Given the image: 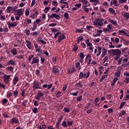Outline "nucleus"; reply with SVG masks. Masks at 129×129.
Listing matches in <instances>:
<instances>
[{"label":"nucleus","mask_w":129,"mask_h":129,"mask_svg":"<svg viewBox=\"0 0 129 129\" xmlns=\"http://www.w3.org/2000/svg\"><path fill=\"white\" fill-rule=\"evenodd\" d=\"M66 38V36H65L64 34L60 32L58 36V43H60L62 40H64Z\"/></svg>","instance_id":"2"},{"label":"nucleus","mask_w":129,"mask_h":129,"mask_svg":"<svg viewBox=\"0 0 129 129\" xmlns=\"http://www.w3.org/2000/svg\"><path fill=\"white\" fill-rule=\"evenodd\" d=\"M17 7H12V11L13 12V13H15L17 11Z\"/></svg>","instance_id":"33"},{"label":"nucleus","mask_w":129,"mask_h":129,"mask_svg":"<svg viewBox=\"0 0 129 129\" xmlns=\"http://www.w3.org/2000/svg\"><path fill=\"white\" fill-rule=\"evenodd\" d=\"M83 36H79L78 39H77V43L79 44L80 42L83 40Z\"/></svg>","instance_id":"30"},{"label":"nucleus","mask_w":129,"mask_h":129,"mask_svg":"<svg viewBox=\"0 0 129 129\" xmlns=\"http://www.w3.org/2000/svg\"><path fill=\"white\" fill-rule=\"evenodd\" d=\"M79 2L83 3V5H88L89 3L88 0H79Z\"/></svg>","instance_id":"26"},{"label":"nucleus","mask_w":129,"mask_h":129,"mask_svg":"<svg viewBox=\"0 0 129 129\" xmlns=\"http://www.w3.org/2000/svg\"><path fill=\"white\" fill-rule=\"evenodd\" d=\"M86 28L89 31H91V29H92L93 28V27L92 26H90V25H87L86 26Z\"/></svg>","instance_id":"45"},{"label":"nucleus","mask_w":129,"mask_h":129,"mask_svg":"<svg viewBox=\"0 0 129 129\" xmlns=\"http://www.w3.org/2000/svg\"><path fill=\"white\" fill-rule=\"evenodd\" d=\"M82 98H83L82 95H81L80 96H78V97H77V100L78 101L80 102L82 100Z\"/></svg>","instance_id":"49"},{"label":"nucleus","mask_w":129,"mask_h":129,"mask_svg":"<svg viewBox=\"0 0 129 129\" xmlns=\"http://www.w3.org/2000/svg\"><path fill=\"white\" fill-rule=\"evenodd\" d=\"M109 11L110 13L113 14V15H116L115 11L112 8H110L109 9Z\"/></svg>","instance_id":"22"},{"label":"nucleus","mask_w":129,"mask_h":129,"mask_svg":"<svg viewBox=\"0 0 129 129\" xmlns=\"http://www.w3.org/2000/svg\"><path fill=\"white\" fill-rule=\"evenodd\" d=\"M59 72V71L58 70V68L57 66H55L52 69V73L53 74H58Z\"/></svg>","instance_id":"10"},{"label":"nucleus","mask_w":129,"mask_h":129,"mask_svg":"<svg viewBox=\"0 0 129 129\" xmlns=\"http://www.w3.org/2000/svg\"><path fill=\"white\" fill-rule=\"evenodd\" d=\"M82 4L81 3L77 4L75 5V7L79 9L81 8Z\"/></svg>","instance_id":"34"},{"label":"nucleus","mask_w":129,"mask_h":129,"mask_svg":"<svg viewBox=\"0 0 129 129\" xmlns=\"http://www.w3.org/2000/svg\"><path fill=\"white\" fill-rule=\"evenodd\" d=\"M63 119V116L62 115H60L59 117L57 119V122L56 123H57L58 124H60L62 120Z\"/></svg>","instance_id":"24"},{"label":"nucleus","mask_w":129,"mask_h":129,"mask_svg":"<svg viewBox=\"0 0 129 129\" xmlns=\"http://www.w3.org/2000/svg\"><path fill=\"white\" fill-rule=\"evenodd\" d=\"M84 30L82 29H76V32H78L79 33H83Z\"/></svg>","instance_id":"53"},{"label":"nucleus","mask_w":129,"mask_h":129,"mask_svg":"<svg viewBox=\"0 0 129 129\" xmlns=\"http://www.w3.org/2000/svg\"><path fill=\"white\" fill-rule=\"evenodd\" d=\"M92 61L91 56H90V54H87L86 57V62H87V66H89L90 64V62Z\"/></svg>","instance_id":"6"},{"label":"nucleus","mask_w":129,"mask_h":129,"mask_svg":"<svg viewBox=\"0 0 129 129\" xmlns=\"http://www.w3.org/2000/svg\"><path fill=\"white\" fill-rule=\"evenodd\" d=\"M23 14V13L22 12V9H20L17 10L16 15L21 17V16Z\"/></svg>","instance_id":"17"},{"label":"nucleus","mask_w":129,"mask_h":129,"mask_svg":"<svg viewBox=\"0 0 129 129\" xmlns=\"http://www.w3.org/2000/svg\"><path fill=\"white\" fill-rule=\"evenodd\" d=\"M18 23L17 22H14L13 23H8V27L9 29H11V27H15L17 26Z\"/></svg>","instance_id":"7"},{"label":"nucleus","mask_w":129,"mask_h":129,"mask_svg":"<svg viewBox=\"0 0 129 129\" xmlns=\"http://www.w3.org/2000/svg\"><path fill=\"white\" fill-rule=\"evenodd\" d=\"M61 125L63 127H66L67 128L68 126V123L66 121L64 120L63 121Z\"/></svg>","instance_id":"27"},{"label":"nucleus","mask_w":129,"mask_h":129,"mask_svg":"<svg viewBox=\"0 0 129 129\" xmlns=\"http://www.w3.org/2000/svg\"><path fill=\"white\" fill-rule=\"evenodd\" d=\"M73 124V120H72V121L68 120L67 121L68 127H70V126H72Z\"/></svg>","instance_id":"28"},{"label":"nucleus","mask_w":129,"mask_h":129,"mask_svg":"<svg viewBox=\"0 0 129 129\" xmlns=\"http://www.w3.org/2000/svg\"><path fill=\"white\" fill-rule=\"evenodd\" d=\"M120 74H121V73L117 71V72L115 73V76H116V77H120Z\"/></svg>","instance_id":"58"},{"label":"nucleus","mask_w":129,"mask_h":129,"mask_svg":"<svg viewBox=\"0 0 129 129\" xmlns=\"http://www.w3.org/2000/svg\"><path fill=\"white\" fill-rule=\"evenodd\" d=\"M26 42L27 43L26 46L28 47V48L29 50H31L32 47V44L31 41L30 40H26Z\"/></svg>","instance_id":"9"},{"label":"nucleus","mask_w":129,"mask_h":129,"mask_svg":"<svg viewBox=\"0 0 129 129\" xmlns=\"http://www.w3.org/2000/svg\"><path fill=\"white\" fill-rule=\"evenodd\" d=\"M107 53V49H106V48H103L102 49V54L101 55V56L102 57H104Z\"/></svg>","instance_id":"20"},{"label":"nucleus","mask_w":129,"mask_h":129,"mask_svg":"<svg viewBox=\"0 0 129 129\" xmlns=\"http://www.w3.org/2000/svg\"><path fill=\"white\" fill-rule=\"evenodd\" d=\"M8 100L6 98H4L3 100V104H6L7 102H8Z\"/></svg>","instance_id":"62"},{"label":"nucleus","mask_w":129,"mask_h":129,"mask_svg":"<svg viewBox=\"0 0 129 129\" xmlns=\"http://www.w3.org/2000/svg\"><path fill=\"white\" fill-rule=\"evenodd\" d=\"M37 55L38 56L40 57V58L43 57L41 50L40 51H38Z\"/></svg>","instance_id":"47"},{"label":"nucleus","mask_w":129,"mask_h":129,"mask_svg":"<svg viewBox=\"0 0 129 129\" xmlns=\"http://www.w3.org/2000/svg\"><path fill=\"white\" fill-rule=\"evenodd\" d=\"M12 96V94L11 92H8L7 93V98H9Z\"/></svg>","instance_id":"41"},{"label":"nucleus","mask_w":129,"mask_h":129,"mask_svg":"<svg viewBox=\"0 0 129 129\" xmlns=\"http://www.w3.org/2000/svg\"><path fill=\"white\" fill-rule=\"evenodd\" d=\"M10 122L12 124L19 123L18 119L16 117H13V118L11 119Z\"/></svg>","instance_id":"5"},{"label":"nucleus","mask_w":129,"mask_h":129,"mask_svg":"<svg viewBox=\"0 0 129 129\" xmlns=\"http://www.w3.org/2000/svg\"><path fill=\"white\" fill-rule=\"evenodd\" d=\"M63 111L66 112H67V113H69L70 111V109L69 108H67V107H64L63 108Z\"/></svg>","instance_id":"35"},{"label":"nucleus","mask_w":129,"mask_h":129,"mask_svg":"<svg viewBox=\"0 0 129 129\" xmlns=\"http://www.w3.org/2000/svg\"><path fill=\"white\" fill-rule=\"evenodd\" d=\"M93 23L95 26L98 25L99 26L102 27L103 25V22H100L98 21H93Z\"/></svg>","instance_id":"13"},{"label":"nucleus","mask_w":129,"mask_h":129,"mask_svg":"<svg viewBox=\"0 0 129 129\" xmlns=\"http://www.w3.org/2000/svg\"><path fill=\"white\" fill-rule=\"evenodd\" d=\"M93 23L95 26L98 25L99 26L102 27L103 25V22H100L98 21H93Z\"/></svg>","instance_id":"12"},{"label":"nucleus","mask_w":129,"mask_h":129,"mask_svg":"<svg viewBox=\"0 0 129 129\" xmlns=\"http://www.w3.org/2000/svg\"><path fill=\"white\" fill-rule=\"evenodd\" d=\"M108 112L109 114L112 113L113 112V110L112 108H110L108 109Z\"/></svg>","instance_id":"63"},{"label":"nucleus","mask_w":129,"mask_h":129,"mask_svg":"<svg viewBox=\"0 0 129 129\" xmlns=\"http://www.w3.org/2000/svg\"><path fill=\"white\" fill-rule=\"evenodd\" d=\"M39 103L36 101H34V105L35 106H38L39 105Z\"/></svg>","instance_id":"64"},{"label":"nucleus","mask_w":129,"mask_h":129,"mask_svg":"<svg viewBox=\"0 0 129 129\" xmlns=\"http://www.w3.org/2000/svg\"><path fill=\"white\" fill-rule=\"evenodd\" d=\"M13 94L15 96V98L18 97V92L17 90L13 92Z\"/></svg>","instance_id":"37"},{"label":"nucleus","mask_w":129,"mask_h":129,"mask_svg":"<svg viewBox=\"0 0 129 129\" xmlns=\"http://www.w3.org/2000/svg\"><path fill=\"white\" fill-rule=\"evenodd\" d=\"M80 55L81 59H83L85 57L84 53L83 52H81Z\"/></svg>","instance_id":"59"},{"label":"nucleus","mask_w":129,"mask_h":129,"mask_svg":"<svg viewBox=\"0 0 129 129\" xmlns=\"http://www.w3.org/2000/svg\"><path fill=\"white\" fill-rule=\"evenodd\" d=\"M7 69L9 70L11 72H13L14 71V68L12 66L8 67Z\"/></svg>","instance_id":"43"},{"label":"nucleus","mask_w":129,"mask_h":129,"mask_svg":"<svg viewBox=\"0 0 129 129\" xmlns=\"http://www.w3.org/2000/svg\"><path fill=\"white\" fill-rule=\"evenodd\" d=\"M32 111L34 113L36 114L38 113V109L37 108H34L33 109H32Z\"/></svg>","instance_id":"51"},{"label":"nucleus","mask_w":129,"mask_h":129,"mask_svg":"<svg viewBox=\"0 0 129 129\" xmlns=\"http://www.w3.org/2000/svg\"><path fill=\"white\" fill-rule=\"evenodd\" d=\"M12 11V6H8L7 8V13H10Z\"/></svg>","instance_id":"25"},{"label":"nucleus","mask_w":129,"mask_h":129,"mask_svg":"<svg viewBox=\"0 0 129 129\" xmlns=\"http://www.w3.org/2000/svg\"><path fill=\"white\" fill-rule=\"evenodd\" d=\"M11 53L13 55H15L17 54V51L16 48H13L11 50Z\"/></svg>","instance_id":"23"},{"label":"nucleus","mask_w":129,"mask_h":129,"mask_svg":"<svg viewBox=\"0 0 129 129\" xmlns=\"http://www.w3.org/2000/svg\"><path fill=\"white\" fill-rule=\"evenodd\" d=\"M78 46H77V45L76 44L74 45V48H73V50L76 52V51L78 50Z\"/></svg>","instance_id":"38"},{"label":"nucleus","mask_w":129,"mask_h":129,"mask_svg":"<svg viewBox=\"0 0 129 129\" xmlns=\"http://www.w3.org/2000/svg\"><path fill=\"white\" fill-rule=\"evenodd\" d=\"M100 99L98 97L94 99V102L97 104L99 101Z\"/></svg>","instance_id":"57"},{"label":"nucleus","mask_w":129,"mask_h":129,"mask_svg":"<svg viewBox=\"0 0 129 129\" xmlns=\"http://www.w3.org/2000/svg\"><path fill=\"white\" fill-rule=\"evenodd\" d=\"M61 93L60 91H58L55 95L56 98H59L61 96Z\"/></svg>","instance_id":"36"},{"label":"nucleus","mask_w":129,"mask_h":129,"mask_svg":"<svg viewBox=\"0 0 129 129\" xmlns=\"http://www.w3.org/2000/svg\"><path fill=\"white\" fill-rule=\"evenodd\" d=\"M123 82H124L125 83L128 84L129 83V78L128 77H126L125 80L123 81Z\"/></svg>","instance_id":"42"},{"label":"nucleus","mask_w":129,"mask_h":129,"mask_svg":"<svg viewBox=\"0 0 129 129\" xmlns=\"http://www.w3.org/2000/svg\"><path fill=\"white\" fill-rule=\"evenodd\" d=\"M64 17L67 19H68L69 18V14L68 12H66L64 13Z\"/></svg>","instance_id":"46"},{"label":"nucleus","mask_w":129,"mask_h":129,"mask_svg":"<svg viewBox=\"0 0 129 129\" xmlns=\"http://www.w3.org/2000/svg\"><path fill=\"white\" fill-rule=\"evenodd\" d=\"M96 21L99 22H102L104 21V19L103 18H96Z\"/></svg>","instance_id":"39"},{"label":"nucleus","mask_w":129,"mask_h":129,"mask_svg":"<svg viewBox=\"0 0 129 129\" xmlns=\"http://www.w3.org/2000/svg\"><path fill=\"white\" fill-rule=\"evenodd\" d=\"M125 113H126V112L123 110L122 111V112L121 113H120L119 116L122 117L123 115H125Z\"/></svg>","instance_id":"60"},{"label":"nucleus","mask_w":129,"mask_h":129,"mask_svg":"<svg viewBox=\"0 0 129 129\" xmlns=\"http://www.w3.org/2000/svg\"><path fill=\"white\" fill-rule=\"evenodd\" d=\"M38 41L41 42V43L43 44H44V45L46 44V42L44 40H43V39H42L41 37H40L39 38H38Z\"/></svg>","instance_id":"29"},{"label":"nucleus","mask_w":129,"mask_h":129,"mask_svg":"<svg viewBox=\"0 0 129 129\" xmlns=\"http://www.w3.org/2000/svg\"><path fill=\"white\" fill-rule=\"evenodd\" d=\"M52 5H53V6H54L57 7V5H58V4H57V2L56 1H53L52 2Z\"/></svg>","instance_id":"55"},{"label":"nucleus","mask_w":129,"mask_h":129,"mask_svg":"<svg viewBox=\"0 0 129 129\" xmlns=\"http://www.w3.org/2000/svg\"><path fill=\"white\" fill-rule=\"evenodd\" d=\"M51 32L54 33V34H55V33L56 32L57 33V32H58V31L57 29H55V28H52Z\"/></svg>","instance_id":"54"},{"label":"nucleus","mask_w":129,"mask_h":129,"mask_svg":"<svg viewBox=\"0 0 129 129\" xmlns=\"http://www.w3.org/2000/svg\"><path fill=\"white\" fill-rule=\"evenodd\" d=\"M40 71L39 70H36V75L37 76H40Z\"/></svg>","instance_id":"61"},{"label":"nucleus","mask_w":129,"mask_h":129,"mask_svg":"<svg viewBox=\"0 0 129 129\" xmlns=\"http://www.w3.org/2000/svg\"><path fill=\"white\" fill-rule=\"evenodd\" d=\"M113 5L116 6V7H118L119 6V4L118 2H117V0H113Z\"/></svg>","instance_id":"31"},{"label":"nucleus","mask_w":129,"mask_h":129,"mask_svg":"<svg viewBox=\"0 0 129 129\" xmlns=\"http://www.w3.org/2000/svg\"><path fill=\"white\" fill-rule=\"evenodd\" d=\"M40 84L36 82V81H34L33 84V86L32 88H34L35 89H41V88L39 86Z\"/></svg>","instance_id":"3"},{"label":"nucleus","mask_w":129,"mask_h":129,"mask_svg":"<svg viewBox=\"0 0 129 129\" xmlns=\"http://www.w3.org/2000/svg\"><path fill=\"white\" fill-rule=\"evenodd\" d=\"M39 15V13L37 11H36L35 13H34L32 15H30V18L32 19H35L37 16Z\"/></svg>","instance_id":"14"},{"label":"nucleus","mask_w":129,"mask_h":129,"mask_svg":"<svg viewBox=\"0 0 129 129\" xmlns=\"http://www.w3.org/2000/svg\"><path fill=\"white\" fill-rule=\"evenodd\" d=\"M3 115L5 118H9V116L8 115V114L6 112H4L3 113Z\"/></svg>","instance_id":"48"},{"label":"nucleus","mask_w":129,"mask_h":129,"mask_svg":"<svg viewBox=\"0 0 129 129\" xmlns=\"http://www.w3.org/2000/svg\"><path fill=\"white\" fill-rule=\"evenodd\" d=\"M126 102H122L121 104H120V106L119 107V109H121L123 108V106L125 105Z\"/></svg>","instance_id":"50"},{"label":"nucleus","mask_w":129,"mask_h":129,"mask_svg":"<svg viewBox=\"0 0 129 129\" xmlns=\"http://www.w3.org/2000/svg\"><path fill=\"white\" fill-rule=\"evenodd\" d=\"M110 51L114 55L119 56L121 53V50H119V49H112Z\"/></svg>","instance_id":"1"},{"label":"nucleus","mask_w":129,"mask_h":129,"mask_svg":"<svg viewBox=\"0 0 129 129\" xmlns=\"http://www.w3.org/2000/svg\"><path fill=\"white\" fill-rule=\"evenodd\" d=\"M87 7V5H85L84 7V11L85 12H86L87 13H89V8H86Z\"/></svg>","instance_id":"40"},{"label":"nucleus","mask_w":129,"mask_h":129,"mask_svg":"<svg viewBox=\"0 0 129 129\" xmlns=\"http://www.w3.org/2000/svg\"><path fill=\"white\" fill-rule=\"evenodd\" d=\"M108 22L115 26L117 25V23H116V21H114V20L111 19V18H109L108 19Z\"/></svg>","instance_id":"15"},{"label":"nucleus","mask_w":129,"mask_h":129,"mask_svg":"<svg viewBox=\"0 0 129 129\" xmlns=\"http://www.w3.org/2000/svg\"><path fill=\"white\" fill-rule=\"evenodd\" d=\"M32 61L31 62V64H35V63H39V59L38 57H33Z\"/></svg>","instance_id":"11"},{"label":"nucleus","mask_w":129,"mask_h":129,"mask_svg":"<svg viewBox=\"0 0 129 129\" xmlns=\"http://www.w3.org/2000/svg\"><path fill=\"white\" fill-rule=\"evenodd\" d=\"M123 17L125 18V21H127L128 19H129V13L125 12Z\"/></svg>","instance_id":"18"},{"label":"nucleus","mask_w":129,"mask_h":129,"mask_svg":"<svg viewBox=\"0 0 129 129\" xmlns=\"http://www.w3.org/2000/svg\"><path fill=\"white\" fill-rule=\"evenodd\" d=\"M84 78V73L83 72H81L80 74H79V79H82L83 78Z\"/></svg>","instance_id":"32"},{"label":"nucleus","mask_w":129,"mask_h":129,"mask_svg":"<svg viewBox=\"0 0 129 129\" xmlns=\"http://www.w3.org/2000/svg\"><path fill=\"white\" fill-rule=\"evenodd\" d=\"M19 81V78L17 77H16L13 81V85H16V84Z\"/></svg>","instance_id":"19"},{"label":"nucleus","mask_w":129,"mask_h":129,"mask_svg":"<svg viewBox=\"0 0 129 129\" xmlns=\"http://www.w3.org/2000/svg\"><path fill=\"white\" fill-rule=\"evenodd\" d=\"M10 64L14 66L15 64V60H13V59H10V60H9L7 63V66H10Z\"/></svg>","instance_id":"16"},{"label":"nucleus","mask_w":129,"mask_h":129,"mask_svg":"<svg viewBox=\"0 0 129 129\" xmlns=\"http://www.w3.org/2000/svg\"><path fill=\"white\" fill-rule=\"evenodd\" d=\"M60 16L59 15L55 14V13H52L49 17V18L53 19V18H55L56 20H59Z\"/></svg>","instance_id":"8"},{"label":"nucleus","mask_w":129,"mask_h":129,"mask_svg":"<svg viewBox=\"0 0 129 129\" xmlns=\"http://www.w3.org/2000/svg\"><path fill=\"white\" fill-rule=\"evenodd\" d=\"M75 86L76 87V88H82L83 86V85L82 84L81 81L79 82V83H77Z\"/></svg>","instance_id":"21"},{"label":"nucleus","mask_w":129,"mask_h":129,"mask_svg":"<svg viewBox=\"0 0 129 129\" xmlns=\"http://www.w3.org/2000/svg\"><path fill=\"white\" fill-rule=\"evenodd\" d=\"M30 12L28 9H26L25 11V16H29Z\"/></svg>","instance_id":"44"},{"label":"nucleus","mask_w":129,"mask_h":129,"mask_svg":"<svg viewBox=\"0 0 129 129\" xmlns=\"http://www.w3.org/2000/svg\"><path fill=\"white\" fill-rule=\"evenodd\" d=\"M37 95H38V96H39L40 97H42L44 96V94L43 93H42L41 91H38V93Z\"/></svg>","instance_id":"52"},{"label":"nucleus","mask_w":129,"mask_h":129,"mask_svg":"<svg viewBox=\"0 0 129 129\" xmlns=\"http://www.w3.org/2000/svg\"><path fill=\"white\" fill-rule=\"evenodd\" d=\"M122 69H123V68L122 67H119L117 69V72L121 73Z\"/></svg>","instance_id":"56"},{"label":"nucleus","mask_w":129,"mask_h":129,"mask_svg":"<svg viewBox=\"0 0 129 129\" xmlns=\"http://www.w3.org/2000/svg\"><path fill=\"white\" fill-rule=\"evenodd\" d=\"M4 78V82L6 84H8L9 83V79H10V76L9 75H5L3 77Z\"/></svg>","instance_id":"4"}]
</instances>
